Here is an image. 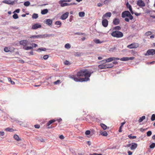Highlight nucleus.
<instances>
[{
    "label": "nucleus",
    "instance_id": "nucleus-7",
    "mask_svg": "<svg viewBox=\"0 0 155 155\" xmlns=\"http://www.w3.org/2000/svg\"><path fill=\"white\" fill-rule=\"evenodd\" d=\"M120 58H118L110 57L104 60L101 62H102L103 63L109 62L113 61H115V60H118Z\"/></svg>",
    "mask_w": 155,
    "mask_h": 155
},
{
    "label": "nucleus",
    "instance_id": "nucleus-37",
    "mask_svg": "<svg viewBox=\"0 0 155 155\" xmlns=\"http://www.w3.org/2000/svg\"><path fill=\"white\" fill-rule=\"evenodd\" d=\"M55 24L57 25H59L60 26L61 25V22L59 21H57L55 23Z\"/></svg>",
    "mask_w": 155,
    "mask_h": 155
},
{
    "label": "nucleus",
    "instance_id": "nucleus-48",
    "mask_svg": "<svg viewBox=\"0 0 155 155\" xmlns=\"http://www.w3.org/2000/svg\"><path fill=\"white\" fill-rule=\"evenodd\" d=\"M111 0H105L104 1V4H107Z\"/></svg>",
    "mask_w": 155,
    "mask_h": 155
},
{
    "label": "nucleus",
    "instance_id": "nucleus-56",
    "mask_svg": "<svg viewBox=\"0 0 155 155\" xmlns=\"http://www.w3.org/2000/svg\"><path fill=\"white\" fill-rule=\"evenodd\" d=\"M5 133L3 131H0V136H3L4 135Z\"/></svg>",
    "mask_w": 155,
    "mask_h": 155
},
{
    "label": "nucleus",
    "instance_id": "nucleus-19",
    "mask_svg": "<svg viewBox=\"0 0 155 155\" xmlns=\"http://www.w3.org/2000/svg\"><path fill=\"white\" fill-rule=\"evenodd\" d=\"M119 19L118 18H115L113 20V23L114 25H117L119 24L120 23Z\"/></svg>",
    "mask_w": 155,
    "mask_h": 155
},
{
    "label": "nucleus",
    "instance_id": "nucleus-57",
    "mask_svg": "<svg viewBox=\"0 0 155 155\" xmlns=\"http://www.w3.org/2000/svg\"><path fill=\"white\" fill-rule=\"evenodd\" d=\"M90 155H102V154L101 153L98 154L97 153H94L92 154H90Z\"/></svg>",
    "mask_w": 155,
    "mask_h": 155
},
{
    "label": "nucleus",
    "instance_id": "nucleus-14",
    "mask_svg": "<svg viewBox=\"0 0 155 155\" xmlns=\"http://www.w3.org/2000/svg\"><path fill=\"white\" fill-rule=\"evenodd\" d=\"M3 3L8 4V5H13L14 4V1H11L10 0H5L2 2Z\"/></svg>",
    "mask_w": 155,
    "mask_h": 155
},
{
    "label": "nucleus",
    "instance_id": "nucleus-59",
    "mask_svg": "<svg viewBox=\"0 0 155 155\" xmlns=\"http://www.w3.org/2000/svg\"><path fill=\"white\" fill-rule=\"evenodd\" d=\"M59 138L61 139H63L64 138V137L62 135H61L60 136Z\"/></svg>",
    "mask_w": 155,
    "mask_h": 155
},
{
    "label": "nucleus",
    "instance_id": "nucleus-35",
    "mask_svg": "<svg viewBox=\"0 0 155 155\" xmlns=\"http://www.w3.org/2000/svg\"><path fill=\"white\" fill-rule=\"evenodd\" d=\"M132 134H130L128 135V137L129 138L131 139H135L137 137L136 136H131Z\"/></svg>",
    "mask_w": 155,
    "mask_h": 155
},
{
    "label": "nucleus",
    "instance_id": "nucleus-21",
    "mask_svg": "<svg viewBox=\"0 0 155 155\" xmlns=\"http://www.w3.org/2000/svg\"><path fill=\"white\" fill-rule=\"evenodd\" d=\"M131 145L130 149L132 150L135 149L137 147V144L134 143H132Z\"/></svg>",
    "mask_w": 155,
    "mask_h": 155
},
{
    "label": "nucleus",
    "instance_id": "nucleus-34",
    "mask_svg": "<svg viewBox=\"0 0 155 155\" xmlns=\"http://www.w3.org/2000/svg\"><path fill=\"white\" fill-rule=\"evenodd\" d=\"M38 17V14L35 13L33 14L32 16V18L33 19H36Z\"/></svg>",
    "mask_w": 155,
    "mask_h": 155
},
{
    "label": "nucleus",
    "instance_id": "nucleus-43",
    "mask_svg": "<svg viewBox=\"0 0 155 155\" xmlns=\"http://www.w3.org/2000/svg\"><path fill=\"white\" fill-rule=\"evenodd\" d=\"M151 120L152 121H154L155 120V114H153L152 115L151 117Z\"/></svg>",
    "mask_w": 155,
    "mask_h": 155
},
{
    "label": "nucleus",
    "instance_id": "nucleus-50",
    "mask_svg": "<svg viewBox=\"0 0 155 155\" xmlns=\"http://www.w3.org/2000/svg\"><path fill=\"white\" fill-rule=\"evenodd\" d=\"M90 133H91L90 131V130H87L86 131V132H85V134L86 135H88L90 134Z\"/></svg>",
    "mask_w": 155,
    "mask_h": 155
},
{
    "label": "nucleus",
    "instance_id": "nucleus-58",
    "mask_svg": "<svg viewBox=\"0 0 155 155\" xmlns=\"http://www.w3.org/2000/svg\"><path fill=\"white\" fill-rule=\"evenodd\" d=\"M103 5V4H101V3H99L97 4V6L98 7H101Z\"/></svg>",
    "mask_w": 155,
    "mask_h": 155
},
{
    "label": "nucleus",
    "instance_id": "nucleus-11",
    "mask_svg": "<svg viewBox=\"0 0 155 155\" xmlns=\"http://www.w3.org/2000/svg\"><path fill=\"white\" fill-rule=\"evenodd\" d=\"M137 5L140 7H143L145 6V3L142 0H139L137 1Z\"/></svg>",
    "mask_w": 155,
    "mask_h": 155
},
{
    "label": "nucleus",
    "instance_id": "nucleus-2",
    "mask_svg": "<svg viewBox=\"0 0 155 155\" xmlns=\"http://www.w3.org/2000/svg\"><path fill=\"white\" fill-rule=\"evenodd\" d=\"M52 34H42V35H31L30 37V41H32L31 40L32 39H40V38H43L46 37H50L52 36Z\"/></svg>",
    "mask_w": 155,
    "mask_h": 155
},
{
    "label": "nucleus",
    "instance_id": "nucleus-63",
    "mask_svg": "<svg viewBox=\"0 0 155 155\" xmlns=\"http://www.w3.org/2000/svg\"><path fill=\"white\" fill-rule=\"evenodd\" d=\"M134 14L137 16H139L141 15L140 13H134Z\"/></svg>",
    "mask_w": 155,
    "mask_h": 155
},
{
    "label": "nucleus",
    "instance_id": "nucleus-28",
    "mask_svg": "<svg viewBox=\"0 0 155 155\" xmlns=\"http://www.w3.org/2000/svg\"><path fill=\"white\" fill-rule=\"evenodd\" d=\"M64 47L66 49H69L71 48V46L70 44L69 43H67L65 45Z\"/></svg>",
    "mask_w": 155,
    "mask_h": 155
},
{
    "label": "nucleus",
    "instance_id": "nucleus-9",
    "mask_svg": "<svg viewBox=\"0 0 155 155\" xmlns=\"http://www.w3.org/2000/svg\"><path fill=\"white\" fill-rule=\"evenodd\" d=\"M155 54V50L150 49L148 50L147 53L145 54V56L153 55Z\"/></svg>",
    "mask_w": 155,
    "mask_h": 155
},
{
    "label": "nucleus",
    "instance_id": "nucleus-3",
    "mask_svg": "<svg viewBox=\"0 0 155 155\" xmlns=\"http://www.w3.org/2000/svg\"><path fill=\"white\" fill-rule=\"evenodd\" d=\"M105 63H104L101 64L99 65L98 66V68L100 69L109 68L113 67L114 65L111 63L105 64Z\"/></svg>",
    "mask_w": 155,
    "mask_h": 155
},
{
    "label": "nucleus",
    "instance_id": "nucleus-54",
    "mask_svg": "<svg viewBox=\"0 0 155 155\" xmlns=\"http://www.w3.org/2000/svg\"><path fill=\"white\" fill-rule=\"evenodd\" d=\"M38 141L42 142H44L45 141V140L43 138L39 139Z\"/></svg>",
    "mask_w": 155,
    "mask_h": 155
},
{
    "label": "nucleus",
    "instance_id": "nucleus-64",
    "mask_svg": "<svg viewBox=\"0 0 155 155\" xmlns=\"http://www.w3.org/2000/svg\"><path fill=\"white\" fill-rule=\"evenodd\" d=\"M128 155H131L132 154V153L131 151H129L128 152Z\"/></svg>",
    "mask_w": 155,
    "mask_h": 155
},
{
    "label": "nucleus",
    "instance_id": "nucleus-32",
    "mask_svg": "<svg viewBox=\"0 0 155 155\" xmlns=\"http://www.w3.org/2000/svg\"><path fill=\"white\" fill-rule=\"evenodd\" d=\"M79 15L80 17H83L85 15V13L84 12H80L79 13Z\"/></svg>",
    "mask_w": 155,
    "mask_h": 155
},
{
    "label": "nucleus",
    "instance_id": "nucleus-45",
    "mask_svg": "<svg viewBox=\"0 0 155 155\" xmlns=\"http://www.w3.org/2000/svg\"><path fill=\"white\" fill-rule=\"evenodd\" d=\"M147 136L149 137L152 134V132L150 131H149L147 132Z\"/></svg>",
    "mask_w": 155,
    "mask_h": 155
},
{
    "label": "nucleus",
    "instance_id": "nucleus-27",
    "mask_svg": "<svg viewBox=\"0 0 155 155\" xmlns=\"http://www.w3.org/2000/svg\"><path fill=\"white\" fill-rule=\"evenodd\" d=\"M48 12L47 9H45L41 11V13L43 15H45L47 14Z\"/></svg>",
    "mask_w": 155,
    "mask_h": 155
},
{
    "label": "nucleus",
    "instance_id": "nucleus-49",
    "mask_svg": "<svg viewBox=\"0 0 155 155\" xmlns=\"http://www.w3.org/2000/svg\"><path fill=\"white\" fill-rule=\"evenodd\" d=\"M60 81L59 80H58L57 81H55L54 82V83L55 84H57L60 83Z\"/></svg>",
    "mask_w": 155,
    "mask_h": 155
},
{
    "label": "nucleus",
    "instance_id": "nucleus-41",
    "mask_svg": "<svg viewBox=\"0 0 155 155\" xmlns=\"http://www.w3.org/2000/svg\"><path fill=\"white\" fill-rule=\"evenodd\" d=\"M13 18L15 19H17L18 18V16L17 14L15 13L13 15Z\"/></svg>",
    "mask_w": 155,
    "mask_h": 155
},
{
    "label": "nucleus",
    "instance_id": "nucleus-16",
    "mask_svg": "<svg viewBox=\"0 0 155 155\" xmlns=\"http://www.w3.org/2000/svg\"><path fill=\"white\" fill-rule=\"evenodd\" d=\"M111 15V13L110 12H108L104 15L102 17V19H105L107 17L110 18Z\"/></svg>",
    "mask_w": 155,
    "mask_h": 155
},
{
    "label": "nucleus",
    "instance_id": "nucleus-52",
    "mask_svg": "<svg viewBox=\"0 0 155 155\" xmlns=\"http://www.w3.org/2000/svg\"><path fill=\"white\" fill-rule=\"evenodd\" d=\"M48 58V55H45L43 57V58L45 60L47 59Z\"/></svg>",
    "mask_w": 155,
    "mask_h": 155
},
{
    "label": "nucleus",
    "instance_id": "nucleus-47",
    "mask_svg": "<svg viewBox=\"0 0 155 155\" xmlns=\"http://www.w3.org/2000/svg\"><path fill=\"white\" fill-rule=\"evenodd\" d=\"M24 5L25 6H29V1H28L27 2H25L24 3Z\"/></svg>",
    "mask_w": 155,
    "mask_h": 155
},
{
    "label": "nucleus",
    "instance_id": "nucleus-46",
    "mask_svg": "<svg viewBox=\"0 0 155 155\" xmlns=\"http://www.w3.org/2000/svg\"><path fill=\"white\" fill-rule=\"evenodd\" d=\"M114 29L116 30H120L121 29V28L119 26H117L114 28Z\"/></svg>",
    "mask_w": 155,
    "mask_h": 155
},
{
    "label": "nucleus",
    "instance_id": "nucleus-10",
    "mask_svg": "<svg viewBox=\"0 0 155 155\" xmlns=\"http://www.w3.org/2000/svg\"><path fill=\"white\" fill-rule=\"evenodd\" d=\"M139 46L138 43H132L127 46V48L130 49L136 48Z\"/></svg>",
    "mask_w": 155,
    "mask_h": 155
},
{
    "label": "nucleus",
    "instance_id": "nucleus-17",
    "mask_svg": "<svg viewBox=\"0 0 155 155\" xmlns=\"http://www.w3.org/2000/svg\"><path fill=\"white\" fill-rule=\"evenodd\" d=\"M68 14H69V13L68 12H66L64 14H63L61 16V19L63 20L66 19L67 18V17L68 15Z\"/></svg>",
    "mask_w": 155,
    "mask_h": 155
},
{
    "label": "nucleus",
    "instance_id": "nucleus-1",
    "mask_svg": "<svg viewBox=\"0 0 155 155\" xmlns=\"http://www.w3.org/2000/svg\"><path fill=\"white\" fill-rule=\"evenodd\" d=\"M91 75V73L86 69L82 70L78 72L77 76L78 77L84 76V78H78L74 76H71L70 78L76 82L86 81L89 80V78Z\"/></svg>",
    "mask_w": 155,
    "mask_h": 155
},
{
    "label": "nucleus",
    "instance_id": "nucleus-31",
    "mask_svg": "<svg viewBox=\"0 0 155 155\" xmlns=\"http://www.w3.org/2000/svg\"><path fill=\"white\" fill-rule=\"evenodd\" d=\"M101 126L104 130H106L107 128V126L104 124H101Z\"/></svg>",
    "mask_w": 155,
    "mask_h": 155
},
{
    "label": "nucleus",
    "instance_id": "nucleus-39",
    "mask_svg": "<svg viewBox=\"0 0 155 155\" xmlns=\"http://www.w3.org/2000/svg\"><path fill=\"white\" fill-rule=\"evenodd\" d=\"M64 63L65 65H69L71 64V63L69 61L67 60L65 61L64 62Z\"/></svg>",
    "mask_w": 155,
    "mask_h": 155
},
{
    "label": "nucleus",
    "instance_id": "nucleus-62",
    "mask_svg": "<svg viewBox=\"0 0 155 155\" xmlns=\"http://www.w3.org/2000/svg\"><path fill=\"white\" fill-rule=\"evenodd\" d=\"M122 127H121L120 126V127L119 128V130H118V131L119 132H121L122 131Z\"/></svg>",
    "mask_w": 155,
    "mask_h": 155
},
{
    "label": "nucleus",
    "instance_id": "nucleus-15",
    "mask_svg": "<svg viewBox=\"0 0 155 155\" xmlns=\"http://www.w3.org/2000/svg\"><path fill=\"white\" fill-rule=\"evenodd\" d=\"M41 27V25L40 24L38 23H36L32 26V29H36L38 28H40Z\"/></svg>",
    "mask_w": 155,
    "mask_h": 155
},
{
    "label": "nucleus",
    "instance_id": "nucleus-8",
    "mask_svg": "<svg viewBox=\"0 0 155 155\" xmlns=\"http://www.w3.org/2000/svg\"><path fill=\"white\" fill-rule=\"evenodd\" d=\"M64 1H60L59 2V3L61 5V6L62 7L67 6H70L71 5H76V3H72L69 4L66 3H64Z\"/></svg>",
    "mask_w": 155,
    "mask_h": 155
},
{
    "label": "nucleus",
    "instance_id": "nucleus-23",
    "mask_svg": "<svg viewBox=\"0 0 155 155\" xmlns=\"http://www.w3.org/2000/svg\"><path fill=\"white\" fill-rule=\"evenodd\" d=\"M13 137L17 141H20L21 140V138L19 137V136L17 134H15L14 135Z\"/></svg>",
    "mask_w": 155,
    "mask_h": 155
},
{
    "label": "nucleus",
    "instance_id": "nucleus-26",
    "mask_svg": "<svg viewBox=\"0 0 155 155\" xmlns=\"http://www.w3.org/2000/svg\"><path fill=\"white\" fill-rule=\"evenodd\" d=\"M55 120H52L49 121L47 124V126H49L51 124L54 122Z\"/></svg>",
    "mask_w": 155,
    "mask_h": 155
},
{
    "label": "nucleus",
    "instance_id": "nucleus-6",
    "mask_svg": "<svg viewBox=\"0 0 155 155\" xmlns=\"http://www.w3.org/2000/svg\"><path fill=\"white\" fill-rule=\"evenodd\" d=\"M28 43V41L26 40H22L20 41V44L23 46V49L28 50H29V46H27Z\"/></svg>",
    "mask_w": 155,
    "mask_h": 155
},
{
    "label": "nucleus",
    "instance_id": "nucleus-30",
    "mask_svg": "<svg viewBox=\"0 0 155 155\" xmlns=\"http://www.w3.org/2000/svg\"><path fill=\"white\" fill-rule=\"evenodd\" d=\"M101 134L103 136H106L108 134L106 131H104L103 132H101Z\"/></svg>",
    "mask_w": 155,
    "mask_h": 155
},
{
    "label": "nucleus",
    "instance_id": "nucleus-5",
    "mask_svg": "<svg viewBox=\"0 0 155 155\" xmlns=\"http://www.w3.org/2000/svg\"><path fill=\"white\" fill-rule=\"evenodd\" d=\"M122 17L125 18L126 17H129V19L132 20L133 19V16L131 15L129 11H127L123 12L122 13Z\"/></svg>",
    "mask_w": 155,
    "mask_h": 155
},
{
    "label": "nucleus",
    "instance_id": "nucleus-12",
    "mask_svg": "<svg viewBox=\"0 0 155 155\" xmlns=\"http://www.w3.org/2000/svg\"><path fill=\"white\" fill-rule=\"evenodd\" d=\"M134 59V57H123L120 59L121 61H126L129 60H132Z\"/></svg>",
    "mask_w": 155,
    "mask_h": 155
},
{
    "label": "nucleus",
    "instance_id": "nucleus-40",
    "mask_svg": "<svg viewBox=\"0 0 155 155\" xmlns=\"http://www.w3.org/2000/svg\"><path fill=\"white\" fill-rule=\"evenodd\" d=\"M155 147V143H152L150 146V148H153Z\"/></svg>",
    "mask_w": 155,
    "mask_h": 155
},
{
    "label": "nucleus",
    "instance_id": "nucleus-60",
    "mask_svg": "<svg viewBox=\"0 0 155 155\" xmlns=\"http://www.w3.org/2000/svg\"><path fill=\"white\" fill-rule=\"evenodd\" d=\"M63 1L64 2H71V0H63Z\"/></svg>",
    "mask_w": 155,
    "mask_h": 155
},
{
    "label": "nucleus",
    "instance_id": "nucleus-25",
    "mask_svg": "<svg viewBox=\"0 0 155 155\" xmlns=\"http://www.w3.org/2000/svg\"><path fill=\"white\" fill-rule=\"evenodd\" d=\"M46 48H39L38 49L36 50V51H37L40 52L42 51H45L46 50Z\"/></svg>",
    "mask_w": 155,
    "mask_h": 155
},
{
    "label": "nucleus",
    "instance_id": "nucleus-20",
    "mask_svg": "<svg viewBox=\"0 0 155 155\" xmlns=\"http://www.w3.org/2000/svg\"><path fill=\"white\" fill-rule=\"evenodd\" d=\"M127 7L129 8L131 13L133 15L134 14V12L132 11V8L131 5L129 4V3L127 2L126 4Z\"/></svg>",
    "mask_w": 155,
    "mask_h": 155
},
{
    "label": "nucleus",
    "instance_id": "nucleus-53",
    "mask_svg": "<svg viewBox=\"0 0 155 155\" xmlns=\"http://www.w3.org/2000/svg\"><path fill=\"white\" fill-rule=\"evenodd\" d=\"M36 128H39L40 127V126L39 124H36L34 126Z\"/></svg>",
    "mask_w": 155,
    "mask_h": 155
},
{
    "label": "nucleus",
    "instance_id": "nucleus-55",
    "mask_svg": "<svg viewBox=\"0 0 155 155\" xmlns=\"http://www.w3.org/2000/svg\"><path fill=\"white\" fill-rule=\"evenodd\" d=\"M20 10L19 9H17L13 12V13H14L15 12L17 13H19V12Z\"/></svg>",
    "mask_w": 155,
    "mask_h": 155
},
{
    "label": "nucleus",
    "instance_id": "nucleus-51",
    "mask_svg": "<svg viewBox=\"0 0 155 155\" xmlns=\"http://www.w3.org/2000/svg\"><path fill=\"white\" fill-rule=\"evenodd\" d=\"M8 80L9 81L11 82V83L12 84H15V82L14 81H12L10 78H9L8 79Z\"/></svg>",
    "mask_w": 155,
    "mask_h": 155
},
{
    "label": "nucleus",
    "instance_id": "nucleus-22",
    "mask_svg": "<svg viewBox=\"0 0 155 155\" xmlns=\"http://www.w3.org/2000/svg\"><path fill=\"white\" fill-rule=\"evenodd\" d=\"M93 41L96 44H101L103 42V41H100L99 39L96 38L94 39Z\"/></svg>",
    "mask_w": 155,
    "mask_h": 155
},
{
    "label": "nucleus",
    "instance_id": "nucleus-61",
    "mask_svg": "<svg viewBox=\"0 0 155 155\" xmlns=\"http://www.w3.org/2000/svg\"><path fill=\"white\" fill-rule=\"evenodd\" d=\"M124 20L125 21L127 22H129V19L128 18H124Z\"/></svg>",
    "mask_w": 155,
    "mask_h": 155
},
{
    "label": "nucleus",
    "instance_id": "nucleus-24",
    "mask_svg": "<svg viewBox=\"0 0 155 155\" xmlns=\"http://www.w3.org/2000/svg\"><path fill=\"white\" fill-rule=\"evenodd\" d=\"M30 45L31 46H30V49H32L33 48H35L38 46L37 45L34 43L30 44Z\"/></svg>",
    "mask_w": 155,
    "mask_h": 155
},
{
    "label": "nucleus",
    "instance_id": "nucleus-4",
    "mask_svg": "<svg viewBox=\"0 0 155 155\" xmlns=\"http://www.w3.org/2000/svg\"><path fill=\"white\" fill-rule=\"evenodd\" d=\"M111 35L114 37L117 38H120L123 36V33L120 31H116L112 32L111 34Z\"/></svg>",
    "mask_w": 155,
    "mask_h": 155
},
{
    "label": "nucleus",
    "instance_id": "nucleus-18",
    "mask_svg": "<svg viewBox=\"0 0 155 155\" xmlns=\"http://www.w3.org/2000/svg\"><path fill=\"white\" fill-rule=\"evenodd\" d=\"M45 23L48 25H51L52 23V20L50 19H48L45 20Z\"/></svg>",
    "mask_w": 155,
    "mask_h": 155
},
{
    "label": "nucleus",
    "instance_id": "nucleus-44",
    "mask_svg": "<svg viewBox=\"0 0 155 155\" xmlns=\"http://www.w3.org/2000/svg\"><path fill=\"white\" fill-rule=\"evenodd\" d=\"M74 55L75 56H80L81 55V54L79 52H76L75 53Z\"/></svg>",
    "mask_w": 155,
    "mask_h": 155
},
{
    "label": "nucleus",
    "instance_id": "nucleus-38",
    "mask_svg": "<svg viewBox=\"0 0 155 155\" xmlns=\"http://www.w3.org/2000/svg\"><path fill=\"white\" fill-rule=\"evenodd\" d=\"M9 48L7 47H6L4 49V51L6 52H9L10 51L9 50Z\"/></svg>",
    "mask_w": 155,
    "mask_h": 155
},
{
    "label": "nucleus",
    "instance_id": "nucleus-36",
    "mask_svg": "<svg viewBox=\"0 0 155 155\" xmlns=\"http://www.w3.org/2000/svg\"><path fill=\"white\" fill-rule=\"evenodd\" d=\"M5 130L6 131H9V132H12L13 130V129H12V128H10L9 127L6 128L5 129Z\"/></svg>",
    "mask_w": 155,
    "mask_h": 155
},
{
    "label": "nucleus",
    "instance_id": "nucleus-13",
    "mask_svg": "<svg viewBox=\"0 0 155 155\" xmlns=\"http://www.w3.org/2000/svg\"><path fill=\"white\" fill-rule=\"evenodd\" d=\"M102 23L103 26L104 27H107L108 25V21L106 19H102Z\"/></svg>",
    "mask_w": 155,
    "mask_h": 155
},
{
    "label": "nucleus",
    "instance_id": "nucleus-42",
    "mask_svg": "<svg viewBox=\"0 0 155 155\" xmlns=\"http://www.w3.org/2000/svg\"><path fill=\"white\" fill-rule=\"evenodd\" d=\"M10 28L11 29H12L14 30H17V29H18V28L17 26H14V27L11 26V27H10Z\"/></svg>",
    "mask_w": 155,
    "mask_h": 155
},
{
    "label": "nucleus",
    "instance_id": "nucleus-29",
    "mask_svg": "<svg viewBox=\"0 0 155 155\" xmlns=\"http://www.w3.org/2000/svg\"><path fill=\"white\" fill-rule=\"evenodd\" d=\"M145 119V117L144 116H142L141 117H140L138 120V122L139 123H140L142 122Z\"/></svg>",
    "mask_w": 155,
    "mask_h": 155
},
{
    "label": "nucleus",
    "instance_id": "nucleus-33",
    "mask_svg": "<svg viewBox=\"0 0 155 155\" xmlns=\"http://www.w3.org/2000/svg\"><path fill=\"white\" fill-rule=\"evenodd\" d=\"M152 33L151 31H148L145 33V36H147L152 34Z\"/></svg>",
    "mask_w": 155,
    "mask_h": 155
}]
</instances>
